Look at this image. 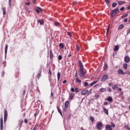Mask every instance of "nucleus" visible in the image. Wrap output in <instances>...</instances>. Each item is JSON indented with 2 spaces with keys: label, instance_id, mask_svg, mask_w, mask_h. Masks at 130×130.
I'll return each instance as SVG.
<instances>
[{
  "label": "nucleus",
  "instance_id": "49",
  "mask_svg": "<svg viewBox=\"0 0 130 130\" xmlns=\"http://www.w3.org/2000/svg\"><path fill=\"white\" fill-rule=\"evenodd\" d=\"M71 92H75V89L72 87L71 89Z\"/></svg>",
  "mask_w": 130,
  "mask_h": 130
},
{
  "label": "nucleus",
  "instance_id": "38",
  "mask_svg": "<svg viewBox=\"0 0 130 130\" xmlns=\"http://www.w3.org/2000/svg\"><path fill=\"white\" fill-rule=\"evenodd\" d=\"M110 28V25H109L107 29V35L108 34V32L109 31Z\"/></svg>",
  "mask_w": 130,
  "mask_h": 130
},
{
  "label": "nucleus",
  "instance_id": "22",
  "mask_svg": "<svg viewBox=\"0 0 130 130\" xmlns=\"http://www.w3.org/2000/svg\"><path fill=\"white\" fill-rule=\"evenodd\" d=\"M8 45H5V54H7V53L8 52Z\"/></svg>",
  "mask_w": 130,
  "mask_h": 130
},
{
  "label": "nucleus",
  "instance_id": "59",
  "mask_svg": "<svg viewBox=\"0 0 130 130\" xmlns=\"http://www.w3.org/2000/svg\"><path fill=\"white\" fill-rule=\"evenodd\" d=\"M130 33V29H129L127 31V34H129Z\"/></svg>",
  "mask_w": 130,
  "mask_h": 130
},
{
  "label": "nucleus",
  "instance_id": "11",
  "mask_svg": "<svg viewBox=\"0 0 130 130\" xmlns=\"http://www.w3.org/2000/svg\"><path fill=\"white\" fill-rule=\"evenodd\" d=\"M79 67L80 68V69H83L84 66L83 65V63L82 62V61L79 60Z\"/></svg>",
  "mask_w": 130,
  "mask_h": 130
},
{
  "label": "nucleus",
  "instance_id": "35",
  "mask_svg": "<svg viewBox=\"0 0 130 130\" xmlns=\"http://www.w3.org/2000/svg\"><path fill=\"white\" fill-rule=\"evenodd\" d=\"M22 124H23V121H21L19 122L18 124L19 127H22Z\"/></svg>",
  "mask_w": 130,
  "mask_h": 130
},
{
  "label": "nucleus",
  "instance_id": "63",
  "mask_svg": "<svg viewBox=\"0 0 130 130\" xmlns=\"http://www.w3.org/2000/svg\"><path fill=\"white\" fill-rule=\"evenodd\" d=\"M51 96L52 98V97H53V92H52L51 93Z\"/></svg>",
  "mask_w": 130,
  "mask_h": 130
},
{
  "label": "nucleus",
  "instance_id": "45",
  "mask_svg": "<svg viewBox=\"0 0 130 130\" xmlns=\"http://www.w3.org/2000/svg\"><path fill=\"white\" fill-rule=\"evenodd\" d=\"M106 4H107V5H108V4H109V3H110V0H105Z\"/></svg>",
  "mask_w": 130,
  "mask_h": 130
},
{
  "label": "nucleus",
  "instance_id": "41",
  "mask_svg": "<svg viewBox=\"0 0 130 130\" xmlns=\"http://www.w3.org/2000/svg\"><path fill=\"white\" fill-rule=\"evenodd\" d=\"M76 81H77V82H78V83H81V82H82V81H81V80H80V79H79V78H76Z\"/></svg>",
  "mask_w": 130,
  "mask_h": 130
},
{
  "label": "nucleus",
  "instance_id": "62",
  "mask_svg": "<svg viewBox=\"0 0 130 130\" xmlns=\"http://www.w3.org/2000/svg\"><path fill=\"white\" fill-rule=\"evenodd\" d=\"M124 23H126V22H127V19H124Z\"/></svg>",
  "mask_w": 130,
  "mask_h": 130
},
{
  "label": "nucleus",
  "instance_id": "5",
  "mask_svg": "<svg viewBox=\"0 0 130 130\" xmlns=\"http://www.w3.org/2000/svg\"><path fill=\"white\" fill-rule=\"evenodd\" d=\"M8 118V111L5 110L4 112V122L7 121V119Z\"/></svg>",
  "mask_w": 130,
  "mask_h": 130
},
{
  "label": "nucleus",
  "instance_id": "46",
  "mask_svg": "<svg viewBox=\"0 0 130 130\" xmlns=\"http://www.w3.org/2000/svg\"><path fill=\"white\" fill-rule=\"evenodd\" d=\"M55 26H59V25H60V24L58 22H55Z\"/></svg>",
  "mask_w": 130,
  "mask_h": 130
},
{
  "label": "nucleus",
  "instance_id": "50",
  "mask_svg": "<svg viewBox=\"0 0 130 130\" xmlns=\"http://www.w3.org/2000/svg\"><path fill=\"white\" fill-rule=\"evenodd\" d=\"M104 105H108V102H105L104 103Z\"/></svg>",
  "mask_w": 130,
  "mask_h": 130
},
{
  "label": "nucleus",
  "instance_id": "34",
  "mask_svg": "<svg viewBox=\"0 0 130 130\" xmlns=\"http://www.w3.org/2000/svg\"><path fill=\"white\" fill-rule=\"evenodd\" d=\"M2 9H3V15H6V8H5V7H3Z\"/></svg>",
  "mask_w": 130,
  "mask_h": 130
},
{
  "label": "nucleus",
  "instance_id": "51",
  "mask_svg": "<svg viewBox=\"0 0 130 130\" xmlns=\"http://www.w3.org/2000/svg\"><path fill=\"white\" fill-rule=\"evenodd\" d=\"M128 16V14H125L124 15H122V17H127Z\"/></svg>",
  "mask_w": 130,
  "mask_h": 130
},
{
  "label": "nucleus",
  "instance_id": "2",
  "mask_svg": "<svg viewBox=\"0 0 130 130\" xmlns=\"http://www.w3.org/2000/svg\"><path fill=\"white\" fill-rule=\"evenodd\" d=\"M96 127L98 130H102L103 127V123L102 122H98L96 123Z\"/></svg>",
  "mask_w": 130,
  "mask_h": 130
},
{
  "label": "nucleus",
  "instance_id": "8",
  "mask_svg": "<svg viewBox=\"0 0 130 130\" xmlns=\"http://www.w3.org/2000/svg\"><path fill=\"white\" fill-rule=\"evenodd\" d=\"M106 130H112V126L111 125H106Z\"/></svg>",
  "mask_w": 130,
  "mask_h": 130
},
{
  "label": "nucleus",
  "instance_id": "53",
  "mask_svg": "<svg viewBox=\"0 0 130 130\" xmlns=\"http://www.w3.org/2000/svg\"><path fill=\"white\" fill-rule=\"evenodd\" d=\"M24 9L25 11H28V7L27 6H24Z\"/></svg>",
  "mask_w": 130,
  "mask_h": 130
},
{
  "label": "nucleus",
  "instance_id": "16",
  "mask_svg": "<svg viewBox=\"0 0 130 130\" xmlns=\"http://www.w3.org/2000/svg\"><path fill=\"white\" fill-rule=\"evenodd\" d=\"M38 22L40 23L41 25H43L44 24V20L43 19L39 20Z\"/></svg>",
  "mask_w": 130,
  "mask_h": 130
},
{
  "label": "nucleus",
  "instance_id": "57",
  "mask_svg": "<svg viewBox=\"0 0 130 130\" xmlns=\"http://www.w3.org/2000/svg\"><path fill=\"white\" fill-rule=\"evenodd\" d=\"M9 4L10 7H11V6H12V4H11V0L9 1Z\"/></svg>",
  "mask_w": 130,
  "mask_h": 130
},
{
  "label": "nucleus",
  "instance_id": "54",
  "mask_svg": "<svg viewBox=\"0 0 130 130\" xmlns=\"http://www.w3.org/2000/svg\"><path fill=\"white\" fill-rule=\"evenodd\" d=\"M123 10H124V7L121 8L120 11H123Z\"/></svg>",
  "mask_w": 130,
  "mask_h": 130
},
{
  "label": "nucleus",
  "instance_id": "26",
  "mask_svg": "<svg viewBox=\"0 0 130 130\" xmlns=\"http://www.w3.org/2000/svg\"><path fill=\"white\" fill-rule=\"evenodd\" d=\"M118 3L119 4V6H120V5H123V4H125V2H124L123 1L118 2Z\"/></svg>",
  "mask_w": 130,
  "mask_h": 130
},
{
  "label": "nucleus",
  "instance_id": "13",
  "mask_svg": "<svg viewBox=\"0 0 130 130\" xmlns=\"http://www.w3.org/2000/svg\"><path fill=\"white\" fill-rule=\"evenodd\" d=\"M69 104H70V102L69 101H67L65 102L64 107H66V108H69Z\"/></svg>",
  "mask_w": 130,
  "mask_h": 130
},
{
  "label": "nucleus",
  "instance_id": "31",
  "mask_svg": "<svg viewBox=\"0 0 130 130\" xmlns=\"http://www.w3.org/2000/svg\"><path fill=\"white\" fill-rule=\"evenodd\" d=\"M118 87H117V85H114L112 86V89L113 90H116Z\"/></svg>",
  "mask_w": 130,
  "mask_h": 130
},
{
  "label": "nucleus",
  "instance_id": "3",
  "mask_svg": "<svg viewBox=\"0 0 130 130\" xmlns=\"http://www.w3.org/2000/svg\"><path fill=\"white\" fill-rule=\"evenodd\" d=\"M0 129L3 130L4 129V120L3 117H1L0 120Z\"/></svg>",
  "mask_w": 130,
  "mask_h": 130
},
{
  "label": "nucleus",
  "instance_id": "29",
  "mask_svg": "<svg viewBox=\"0 0 130 130\" xmlns=\"http://www.w3.org/2000/svg\"><path fill=\"white\" fill-rule=\"evenodd\" d=\"M100 92H105V91H106V88H102L100 90Z\"/></svg>",
  "mask_w": 130,
  "mask_h": 130
},
{
  "label": "nucleus",
  "instance_id": "37",
  "mask_svg": "<svg viewBox=\"0 0 130 130\" xmlns=\"http://www.w3.org/2000/svg\"><path fill=\"white\" fill-rule=\"evenodd\" d=\"M58 59V60H61V59H62V55H59Z\"/></svg>",
  "mask_w": 130,
  "mask_h": 130
},
{
  "label": "nucleus",
  "instance_id": "12",
  "mask_svg": "<svg viewBox=\"0 0 130 130\" xmlns=\"http://www.w3.org/2000/svg\"><path fill=\"white\" fill-rule=\"evenodd\" d=\"M124 61H125L126 63H127V62H128V61H129V57H128V56H125Z\"/></svg>",
  "mask_w": 130,
  "mask_h": 130
},
{
  "label": "nucleus",
  "instance_id": "55",
  "mask_svg": "<svg viewBox=\"0 0 130 130\" xmlns=\"http://www.w3.org/2000/svg\"><path fill=\"white\" fill-rule=\"evenodd\" d=\"M33 4H36V0H31Z\"/></svg>",
  "mask_w": 130,
  "mask_h": 130
},
{
  "label": "nucleus",
  "instance_id": "14",
  "mask_svg": "<svg viewBox=\"0 0 130 130\" xmlns=\"http://www.w3.org/2000/svg\"><path fill=\"white\" fill-rule=\"evenodd\" d=\"M107 101H109V102H112L113 101V99L111 96H108Z\"/></svg>",
  "mask_w": 130,
  "mask_h": 130
},
{
  "label": "nucleus",
  "instance_id": "47",
  "mask_svg": "<svg viewBox=\"0 0 130 130\" xmlns=\"http://www.w3.org/2000/svg\"><path fill=\"white\" fill-rule=\"evenodd\" d=\"M95 98H99V97H100V96L99 95V94H95L94 95Z\"/></svg>",
  "mask_w": 130,
  "mask_h": 130
},
{
  "label": "nucleus",
  "instance_id": "24",
  "mask_svg": "<svg viewBox=\"0 0 130 130\" xmlns=\"http://www.w3.org/2000/svg\"><path fill=\"white\" fill-rule=\"evenodd\" d=\"M124 26L123 24H121L118 27V30H121V29H122L123 28Z\"/></svg>",
  "mask_w": 130,
  "mask_h": 130
},
{
  "label": "nucleus",
  "instance_id": "15",
  "mask_svg": "<svg viewBox=\"0 0 130 130\" xmlns=\"http://www.w3.org/2000/svg\"><path fill=\"white\" fill-rule=\"evenodd\" d=\"M36 11L37 12V13H38V14H39L40 12H42V9H41V8L39 7H38L36 8Z\"/></svg>",
  "mask_w": 130,
  "mask_h": 130
},
{
  "label": "nucleus",
  "instance_id": "25",
  "mask_svg": "<svg viewBox=\"0 0 130 130\" xmlns=\"http://www.w3.org/2000/svg\"><path fill=\"white\" fill-rule=\"evenodd\" d=\"M57 110H58V112H59V113H60V115H61V116H62V113H61V111H60V109H59L58 108V107H57Z\"/></svg>",
  "mask_w": 130,
  "mask_h": 130
},
{
  "label": "nucleus",
  "instance_id": "61",
  "mask_svg": "<svg viewBox=\"0 0 130 130\" xmlns=\"http://www.w3.org/2000/svg\"><path fill=\"white\" fill-rule=\"evenodd\" d=\"M117 90L118 91H121L122 89L121 88H118Z\"/></svg>",
  "mask_w": 130,
  "mask_h": 130
},
{
  "label": "nucleus",
  "instance_id": "27",
  "mask_svg": "<svg viewBox=\"0 0 130 130\" xmlns=\"http://www.w3.org/2000/svg\"><path fill=\"white\" fill-rule=\"evenodd\" d=\"M59 47H61V48H64V45L62 43H60L59 44Z\"/></svg>",
  "mask_w": 130,
  "mask_h": 130
},
{
  "label": "nucleus",
  "instance_id": "39",
  "mask_svg": "<svg viewBox=\"0 0 130 130\" xmlns=\"http://www.w3.org/2000/svg\"><path fill=\"white\" fill-rule=\"evenodd\" d=\"M84 87H88V86H89V84L88 83V82H85L84 84Z\"/></svg>",
  "mask_w": 130,
  "mask_h": 130
},
{
  "label": "nucleus",
  "instance_id": "48",
  "mask_svg": "<svg viewBox=\"0 0 130 130\" xmlns=\"http://www.w3.org/2000/svg\"><path fill=\"white\" fill-rule=\"evenodd\" d=\"M24 122L25 123H28V119H24Z\"/></svg>",
  "mask_w": 130,
  "mask_h": 130
},
{
  "label": "nucleus",
  "instance_id": "18",
  "mask_svg": "<svg viewBox=\"0 0 130 130\" xmlns=\"http://www.w3.org/2000/svg\"><path fill=\"white\" fill-rule=\"evenodd\" d=\"M103 111H104L105 113L107 115H108V109L104 108H103Z\"/></svg>",
  "mask_w": 130,
  "mask_h": 130
},
{
  "label": "nucleus",
  "instance_id": "1",
  "mask_svg": "<svg viewBox=\"0 0 130 130\" xmlns=\"http://www.w3.org/2000/svg\"><path fill=\"white\" fill-rule=\"evenodd\" d=\"M118 12H119V9H118V8H116L114 10H112L111 11V15L112 16V17H113V16H115V15H116V14H117Z\"/></svg>",
  "mask_w": 130,
  "mask_h": 130
},
{
  "label": "nucleus",
  "instance_id": "21",
  "mask_svg": "<svg viewBox=\"0 0 130 130\" xmlns=\"http://www.w3.org/2000/svg\"><path fill=\"white\" fill-rule=\"evenodd\" d=\"M38 129H39V126H38V125H35V126L33 128V130H38Z\"/></svg>",
  "mask_w": 130,
  "mask_h": 130
},
{
  "label": "nucleus",
  "instance_id": "44",
  "mask_svg": "<svg viewBox=\"0 0 130 130\" xmlns=\"http://www.w3.org/2000/svg\"><path fill=\"white\" fill-rule=\"evenodd\" d=\"M75 92L76 93H79V88H75Z\"/></svg>",
  "mask_w": 130,
  "mask_h": 130
},
{
  "label": "nucleus",
  "instance_id": "19",
  "mask_svg": "<svg viewBox=\"0 0 130 130\" xmlns=\"http://www.w3.org/2000/svg\"><path fill=\"white\" fill-rule=\"evenodd\" d=\"M118 49H119V47L118 46V45L115 46L114 48V51H117Z\"/></svg>",
  "mask_w": 130,
  "mask_h": 130
},
{
  "label": "nucleus",
  "instance_id": "4",
  "mask_svg": "<svg viewBox=\"0 0 130 130\" xmlns=\"http://www.w3.org/2000/svg\"><path fill=\"white\" fill-rule=\"evenodd\" d=\"M80 72L82 76L81 77H84L85 75H86V72L84 70V68H80Z\"/></svg>",
  "mask_w": 130,
  "mask_h": 130
},
{
  "label": "nucleus",
  "instance_id": "10",
  "mask_svg": "<svg viewBox=\"0 0 130 130\" xmlns=\"http://www.w3.org/2000/svg\"><path fill=\"white\" fill-rule=\"evenodd\" d=\"M53 53L52 52V50H50V58L53 59L54 57Z\"/></svg>",
  "mask_w": 130,
  "mask_h": 130
},
{
  "label": "nucleus",
  "instance_id": "17",
  "mask_svg": "<svg viewBox=\"0 0 130 130\" xmlns=\"http://www.w3.org/2000/svg\"><path fill=\"white\" fill-rule=\"evenodd\" d=\"M73 98H74V93L71 92L69 95V99L70 100H72V99H73Z\"/></svg>",
  "mask_w": 130,
  "mask_h": 130
},
{
  "label": "nucleus",
  "instance_id": "40",
  "mask_svg": "<svg viewBox=\"0 0 130 130\" xmlns=\"http://www.w3.org/2000/svg\"><path fill=\"white\" fill-rule=\"evenodd\" d=\"M40 77H41V73H39L37 76V78L38 79H40Z\"/></svg>",
  "mask_w": 130,
  "mask_h": 130
},
{
  "label": "nucleus",
  "instance_id": "36",
  "mask_svg": "<svg viewBox=\"0 0 130 130\" xmlns=\"http://www.w3.org/2000/svg\"><path fill=\"white\" fill-rule=\"evenodd\" d=\"M90 120H91L92 122H94V117H90Z\"/></svg>",
  "mask_w": 130,
  "mask_h": 130
},
{
  "label": "nucleus",
  "instance_id": "7",
  "mask_svg": "<svg viewBox=\"0 0 130 130\" xmlns=\"http://www.w3.org/2000/svg\"><path fill=\"white\" fill-rule=\"evenodd\" d=\"M118 73L119 74V75H125V73H124V72H123V71L121 69H119L118 70Z\"/></svg>",
  "mask_w": 130,
  "mask_h": 130
},
{
  "label": "nucleus",
  "instance_id": "33",
  "mask_svg": "<svg viewBox=\"0 0 130 130\" xmlns=\"http://www.w3.org/2000/svg\"><path fill=\"white\" fill-rule=\"evenodd\" d=\"M124 127H125V128H126L128 130H130V127L128 126V125H125Z\"/></svg>",
  "mask_w": 130,
  "mask_h": 130
},
{
  "label": "nucleus",
  "instance_id": "43",
  "mask_svg": "<svg viewBox=\"0 0 130 130\" xmlns=\"http://www.w3.org/2000/svg\"><path fill=\"white\" fill-rule=\"evenodd\" d=\"M68 35H69V36H70V37H72V33H71L70 32H67Z\"/></svg>",
  "mask_w": 130,
  "mask_h": 130
},
{
  "label": "nucleus",
  "instance_id": "42",
  "mask_svg": "<svg viewBox=\"0 0 130 130\" xmlns=\"http://www.w3.org/2000/svg\"><path fill=\"white\" fill-rule=\"evenodd\" d=\"M107 68H108V66H107V64H106L104 67V70H107Z\"/></svg>",
  "mask_w": 130,
  "mask_h": 130
},
{
  "label": "nucleus",
  "instance_id": "23",
  "mask_svg": "<svg viewBox=\"0 0 130 130\" xmlns=\"http://www.w3.org/2000/svg\"><path fill=\"white\" fill-rule=\"evenodd\" d=\"M59 79H60V73L58 72V73H57V81H59Z\"/></svg>",
  "mask_w": 130,
  "mask_h": 130
},
{
  "label": "nucleus",
  "instance_id": "52",
  "mask_svg": "<svg viewBox=\"0 0 130 130\" xmlns=\"http://www.w3.org/2000/svg\"><path fill=\"white\" fill-rule=\"evenodd\" d=\"M26 6H30V2L28 3H25Z\"/></svg>",
  "mask_w": 130,
  "mask_h": 130
},
{
  "label": "nucleus",
  "instance_id": "28",
  "mask_svg": "<svg viewBox=\"0 0 130 130\" xmlns=\"http://www.w3.org/2000/svg\"><path fill=\"white\" fill-rule=\"evenodd\" d=\"M117 6V4L116 3H114L112 4V8H115Z\"/></svg>",
  "mask_w": 130,
  "mask_h": 130
},
{
  "label": "nucleus",
  "instance_id": "30",
  "mask_svg": "<svg viewBox=\"0 0 130 130\" xmlns=\"http://www.w3.org/2000/svg\"><path fill=\"white\" fill-rule=\"evenodd\" d=\"M123 68L125 69V70H126L127 69V64L124 63L123 65Z\"/></svg>",
  "mask_w": 130,
  "mask_h": 130
},
{
  "label": "nucleus",
  "instance_id": "9",
  "mask_svg": "<svg viewBox=\"0 0 130 130\" xmlns=\"http://www.w3.org/2000/svg\"><path fill=\"white\" fill-rule=\"evenodd\" d=\"M88 92H89L88 89L83 90L81 91V94L82 95H86L88 93Z\"/></svg>",
  "mask_w": 130,
  "mask_h": 130
},
{
  "label": "nucleus",
  "instance_id": "20",
  "mask_svg": "<svg viewBox=\"0 0 130 130\" xmlns=\"http://www.w3.org/2000/svg\"><path fill=\"white\" fill-rule=\"evenodd\" d=\"M97 82H98L97 81H93L91 83H90V87H92V86H94V85H95V84H96Z\"/></svg>",
  "mask_w": 130,
  "mask_h": 130
},
{
  "label": "nucleus",
  "instance_id": "56",
  "mask_svg": "<svg viewBox=\"0 0 130 130\" xmlns=\"http://www.w3.org/2000/svg\"><path fill=\"white\" fill-rule=\"evenodd\" d=\"M75 5H77V2H73V6H75Z\"/></svg>",
  "mask_w": 130,
  "mask_h": 130
},
{
  "label": "nucleus",
  "instance_id": "32",
  "mask_svg": "<svg viewBox=\"0 0 130 130\" xmlns=\"http://www.w3.org/2000/svg\"><path fill=\"white\" fill-rule=\"evenodd\" d=\"M76 48H77V51H80V46L79 45H76Z\"/></svg>",
  "mask_w": 130,
  "mask_h": 130
},
{
  "label": "nucleus",
  "instance_id": "64",
  "mask_svg": "<svg viewBox=\"0 0 130 130\" xmlns=\"http://www.w3.org/2000/svg\"><path fill=\"white\" fill-rule=\"evenodd\" d=\"M127 10H130V5L127 7Z\"/></svg>",
  "mask_w": 130,
  "mask_h": 130
},
{
  "label": "nucleus",
  "instance_id": "6",
  "mask_svg": "<svg viewBox=\"0 0 130 130\" xmlns=\"http://www.w3.org/2000/svg\"><path fill=\"white\" fill-rule=\"evenodd\" d=\"M108 79V76L105 75L101 79V82H105Z\"/></svg>",
  "mask_w": 130,
  "mask_h": 130
},
{
  "label": "nucleus",
  "instance_id": "60",
  "mask_svg": "<svg viewBox=\"0 0 130 130\" xmlns=\"http://www.w3.org/2000/svg\"><path fill=\"white\" fill-rule=\"evenodd\" d=\"M66 83H67V80H65L63 81V84H66Z\"/></svg>",
  "mask_w": 130,
  "mask_h": 130
},
{
  "label": "nucleus",
  "instance_id": "58",
  "mask_svg": "<svg viewBox=\"0 0 130 130\" xmlns=\"http://www.w3.org/2000/svg\"><path fill=\"white\" fill-rule=\"evenodd\" d=\"M49 74H50V75L52 74L51 70H50V69L49 70Z\"/></svg>",
  "mask_w": 130,
  "mask_h": 130
}]
</instances>
